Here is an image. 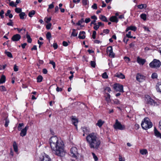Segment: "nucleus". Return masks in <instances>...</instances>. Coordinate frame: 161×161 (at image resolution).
I'll return each mask as SVG.
<instances>
[{"label": "nucleus", "instance_id": "58836bf2", "mask_svg": "<svg viewBox=\"0 0 161 161\" xmlns=\"http://www.w3.org/2000/svg\"><path fill=\"white\" fill-rule=\"evenodd\" d=\"M76 30L75 29L73 30V31L72 32L71 36H76L77 35V33L75 32Z\"/></svg>", "mask_w": 161, "mask_h": 161}, {"label": "nucleus", "instance_id": "6ab92c4d", "mask_svg": "<svg viewBox=\"0 0 161 161\" xmlns=\"http://www.w3.org/2000/svg\"><path fill=\"white\" fill-rule=\"evenodd\" d=\"M106 96H105V100L107 103H109L110 102V96L109 93H106Z\"/></svg>", "mask_w": 161, "mask_h": 161}, {"label": "nucleus", "instance_id": "37998d69", "mask_svg": "<svg viewBox=\"0 0 161 161\" xmlns=\"http://www.w3.org/2000/svg\"><path fill=\"white\" fill-rule=\"evenodd\" d=\"M51 17H49L48 18H45L44 19L45 21L47 23H49V22L51 20Z\"/></svg>", "mask_w": 161, "mask_h": 161}, {"label": "nucleus", "instance_id": "4468645a", "mask_svg": "<svg viewBox=\"0 0 161 161\" xmlns=\"http://www.w3.org/2000/svg\"><path fill=\"white\" fill-rule=\"evenodd\" d=\"M156 89L158 92L161 93V82H159L157 83Z\"/></svg>", "mask_w": 161, "mask_h": 161}, {"label": "nucleus", "instance_id": "bb28decb", "mask_svg": "<svg viewBox=\"0 0 161 161\" xmlns=\"http://www.w3.org/2000/svg\"><path fill=\"white\" fill-rule=\"evenodd\" d=\"M4 120L5 121L4 126L5 127H7L9 123V120L7 117Z\"/></svg>", "mask_w": 161, "mask_h": 161}, {"label": "nucleus", "instance_id": "412c9836", "mask_svg": "<svg viewBox=\"0 0 161 161\" xmlns=\"http://www.w3.org/2000/svg\"><path fill=\"white\" fill-rule=\"evenodd\" d=\"M154 133L155 136L158 137L161 134L157 130L156 127L154 128Z\"/></svg>", "mask_w": 161, "mask_h": 161}, {"label": "nucleus", "instance_id": "338daca9", "mask_svg": "<svg viewBox=\"0 0 161 161\" xmlns=\"http://www.w3.org/2000/svg\"><path fill=\"white\" fill-rule=\"evenodd\" d=\"M91 21V19L90 18H86L85 19V22L86 23H88Z\"/></svg>", "mask_w": 161, "mask_h": 161}, {"label": "nucleus", "instance_id": "c85d7f7f", "mask_svg": "<svg viewBox=\"0 0 161 161\" xmlns=\"http://www.w3.org/2000/svg\"><path fill=\"white\" fill-rule=\"evenodd\" d=\"M43 79V77L41 75H39L37 77V81L38 82H41Z\"/></svg>", "mask_w": 161, "mask_h": 161}, {"label": "nucleus", "instance_id": "0eeeda50", "mask_svg": "<svg viewBox=\"0 0 161 161\" xmlns=\"http://www.w3.org/2000/svg\"><path fill=\"white\" fill-rule=\"evenodd\" d=\"M41 161H51L49 156L45 153H43L40 157Z\"/></svg>", "mask_w": 161, "mask_h": 161}, {"label": "nucleus", "instance_id": "6e6552de", "mask_svg": "<svg viewBox=\"0 0 161 161\" xmlns=\"http://www.w3.org/2000/svg\"><path fill=\"white\" fill-rule=\"evenodd\" d=\"M77 148L75 147H72L70 149V155L73 157L76 158V154H77Z\"/></svg>", "mask_w": 161, "mask_h": 161}, {"label": "nucleus", "instance_id": "4c0bfd02", "mask_svg": "<svg viewBox=\"0 0 161 161\" xmlns=\"http://www.w3.org/2000/svg\"><path fill=\"white\" fill-rule=\"evenodd\" d=\"M90 64L92 67L95 68L96 65V63L95 61H91L90 62Z\"/></svg>", "mask_w": 161, "mask_h": 161}, {"label": "nucleus", "instance_id": "de8ad7c7", "mask_svg": "<svg viewBox=\"0 0 161 161\" xmlns=\"http://www.w3.org/2000/svg\"><path fill=\"white\" fill-rule=\"evenodd\" d=\"M0 91L1 92L6 91V90L5 86H0Z\"/></svg>", "mask_w": 161, "mask_h": 161}, {"label": "nucleus", "instance_id": "72a5a7b5", "mask_svg": "<svg viewBox=\"0 0 161 161\" xmlns=\"http://www.w3.org/2000/svg\"><path fill=\"white\" fill-rule=\"evenodd\" d=\"M112 51L113 48L112 46H109L107 48V53H109Z\"/></svg>", "mask_w": 161, "mask_h": 161}, {"label": "nucleus", "instance_id": "680f3d73", "mask_svg": "<svg viewBox=\"0 0 161 161\" xmlns=\"http://www.w3.org/2000/svg\"><path fill=\"white\" fill-rule=\"evenodd\" d=\"M54 6L53 3H52V4H50L49 5L48 8L47 9V11H48L49 9L53 8H54Z\"/></svg>", "mask_w": 161, "mask_h": 161}, {"label": "nucleus", "instance_id": "393cba45", "mask_svg": "<svg viewBox=\"0 0 161 161\" xmlns=\"http://www.w3.org/2000/svg\"><path fill=\"white\" fill-rule=\"evenodd\" d=\"M13 146L14 151L17 152L18 151V147L15 142H14Z\"/></svg>", "mask_w": 161, "mask_h": 161}, {"label": "nucleus", "instance_id": "cd10ccee", "mask_svg": "<svg viewBox=\"0 0 161 161\" xmlns=\"http://www.w3.org/2000/svg\"><path fill=\"white\" fill-rule=\"evenodd\" d=\"M35 14V10H32L29 12L28 14V16L30 17H32Z\"/></svg>", "mask_w": 161, "mask_h": 161}, {"label": "nucleus", "instance_id": "b1692460", "mask_svg": "<svg viewBox=\"0 0 161 161\" xmlns=\"http://www.w3.org/2000/svg\"><path fill=\"white\" fill-rule=\"evenodd\" d=\"M99 18L100 19L103 21L106 22H108V20L107 18L104 15H100Z\"/></svg>", "mask_w": 161, "mask_h": 161}, {"label": "nucleus", "instance_id": "c03bdc74", "mask_svg": "<svg viewBox=\"0 0 161 161\" xmlns=\"http://www.w3.org/2000/svg\"><path fill=\"white\" fill-rule=\"evenodd\" d=\"M15 10V12L17 13H21L22 11L21 9L19 8H16Z\"/></svg>", "mask_w": 161, "mask_h": 161}, {"label": "nucleus", "instance_id": "79ce46f5", "mask_svg": "<svg viewBox=\"0 0 161 161\" xmlns=\"http://www.w3.org/2000/svg\"><path fill=\"white\" fill-rule=\"evenodd\" d=\"M49 64H52L53 66V68L54 69H55L56 64L53 61L50 60L49 61Z\"/></svg>", "mask_w": 161, "mask_h": 161}, {"label": "nucleus", "instance_id": "e433bc0d", "mask_svg": "<svg viewBox=\"0 0 161 161\" xmlns=\"http://www.w3.org/2000/svg\"><path fill=\"white\" fill-rule=\"evenodd\" d=\"M5 53L6 54V55L10 58H13L12 55L10 52H9L6 51L5 52Z\"/></svg>", "mask_w": 161, "mask_h": 161}, {"label": "nucleus", "instance_id": "774afa93", "mask_svg": "<svg viewBox=\"0 0 161 161\" xmlns=\"http://www.w3.org/2000/svg\"><path fill=\"white\" fill-rule=\"evenodd\" d=\"M53 47L54 49H56L58 47V46L56 43H54L53 44Z\"/></svg>", "mask_w": 161, "mask_h": 161}, {"label": "nucleus", "instance_id": "dca6fc26", "mask_svg": "<svg viewBox=\"0 0 161 161\" xmlns=\"http://www.w3.org/2000/svg\"><path fill=\"white\" fill-rule=\"evenodd\" d=\"M110 20L111 22L117 23L118 20L117 17L115 16H112L110 18Z\"/></svg>", "mask_w": 161, "mask_h": 161}, {"label": "nucleus", "instance_id": "c756f323", "mask_svg": "<svg viewBox=\"0 0 161 161\" xmlns=\"http://www.w3.org/2000/svg\"><path fill=\"white\" fill-rule=\"evenodd\" d=\"M47 39L50 41V38L52 37L51 35L50 32H48L46 35Z\"/></svg>", "mask_w": 161, "mask_h": 161}, {"label": "nucleus", "instance_id": "bf43d9fd", "mask_svg": "<svg viewBox=\"0 0 161 161\" xmlns=\"http://www.w3.org/2000/svg\"><path fill=\"white\" fill-rule=\"evenodd\" d=\"M104 90L105 91L109 92H110L111 91V88L109 87H106Z\"/></svg>", "mask_w": 161, "mask_h": 161}, {"label": "nucleus", "instance_id": "864d4df0", "mask_svg": "<svg viewBox=\"0 0 161 161\" xmlns=\"http://www.w3.org/2000/svg\"><path fill=\"white\" fill-rule=\"evenodd\" d=\"M14 71H17L18 70V67L17 66L16 64L14 65Z\"/></svg>", "mask_w": 161, "mask_h": 161}, {"label": "nucleus", "instance_id": "20e7f679", "mask_svg": "<svg viewBox=\"0 0 161 161\" xmlns=\"http://www.w3.org/2000/svg\"><path fill=\"white\" fill-rule=\"evenodd\" d=\"M161 65V62L158 59H154L149 64L150 67L153 68H158Z\"/></svg>", "mask_w": 161, "mask_h": 161}, {"label": "nucleus", "instance_id": "5701e85b", "mask_svg": "<svg viewBox=\"0 0 161 161\" xmlns=\"http://www.w3.org/2000/svg\"><path fill=\"white\" fill-rule=\"evenodd\" d=\"M140 152L141 154L143 155H146L148 153L147 150L146 149L140 150Z\"/></svg>", "mask_w": 161, "mask_h": 161}, {"label": "nucleus", "instance_id": "4be33fe9", "mask_svg": "<svg viewBox=\"0 0 161 161\" xmlns=\"http://www.w3.org/2000/svg\"><path fill=\"white\" fill-rule=\"evenodd\" d=\"M147 5L146 4H141L138 5L137 6L138 8L140 9H142L143 8H147Z\"/></svg>", "mask_w": 161, "mask_h": 161}, {"label": "nucleus", "instance_id": "a211bd4d", "mask_svg": "<svg viewBox=\"0 0 161 161\" xmlns=\"http://www.w3.org/2000/svg\"><path fill=\"white\" fill-rule=\"evenodd\" d=\"M104 123V121H102L101 119H99L96 124V125L99 127H101Z\"/></svg>", "mask_w": 161, "mask_h": 161}, {"label": "nucleus", "instance_id": "39448f33", "mask_svg": "<svg viewBox=\"0 0 161 161\" xmlns=\"http://www.w3.org/2000/svg\"><path fill=\"white\" fill-rule=\"evenodd\" d=\"M113 127L116 130H123L125 129V126L124 125H122L117 119L115 120V123L113 125Z\"/></svg>", "mask_w": 161, "mask_h": 161}, {"label": "nucleus", "instance_id": "ea45409f", "mask_svg": "<svg viewBox=\"0 0 161 161\" xmlns=\"http://www.w3.org/2000/svg\"><path fill=\"white\" fill-rule=\"evenodd\" d=\"M84 21L83 18H82L80 20H79L76 23L77 25H80L81 24L84 22Z\"/></svg>", "mask_w": 161, "mask_h": 161}, {"label": "nucleus", "instance_id": "6e6d98bb", "mask_svg": "<svg viewBox=\"0 0 161 161\" xmlns=\"http://www.w3.org/2000/svg\"><path fill=\"white\" fill-rule=\"evenodd\" d=\"M96 32L95 31H93V32L92 35V37L93 39H95L96 38Z\"/></svg>", "mask_w": 161, "mask_h": 161}, {"label": "nucleus", "instance_id": "0e129e2a", "mask_svg": "<svg viewBox=\"0 0 161 161\" xmlns=\"http://www.w3.org/2000/svg\"><path fill=\"white\" fill-rule=\"evenodd\" d=\"M56 90L57 92H61L62 91V89L61 88L57 86L56 89Z\"/></svg>", "mask_w": 161, "mask_h": 161}, {"label": "nucleus", "instance_id": "2eb2a0df", "mask_svg": "<svg viewBox=\"0 0 161 161\" xmlns=\"http://www.w3.org/2000/svg\"><path fill=\"white\" fill-rule=\"evenodd\" d=\"M85 32L84 31H81L80 32L78 37L80 39H84L85 38Z\"/></svg>", "mask_w": 161, "mask_h": 161}, {"label": "nucleus", "instance_id": "a19ab883", "mask_svg": "<svg viewBox=\"0 0 161 161\" xmlns=\"http://www.w3.org/2000/svg\"><path fill=\"white\" fill-rule=\"evenodd\" d=\"M130 30L135 31L136 30V27L135 26H129Z\"/></svg>", "mask_w": 161, "mask_h": 161}, {"label": "nucleus", "instance_id": "ddd939ff", "mask_svg": "<svg viewBox=\"0 0 161 161\" xmlns=\"http://www.w3.org/2000/svg\"><path fill=\"white\" fill-rule=\"evenodd\" d=\"M136 79L138 81L141 82L144 79V76L138 73L136 75Z\"/></svg>", "mask_w": 161, "mask_h": 161}, {"label": "nucleus", "instance_id": "e2e57ef3", "mask_svg": "<svg viewBox=\"0 0 161 161\" xmlns=\"http://www.w3.org/2000/svg\"><path fill=\"white\" fill-rule=\"evenodd\" d=\"M109 32V30L108 29H105L103 31V32L106 34H108Z\"/></svg>", "mask_w": 161, "mask_h": 161}, {"label": "nucleus", "instance_id": "473e14b6", "mask_svg": "<svg viewBox=\"0 0 161 161\" xmlns=\"http://www.w3.org/2000/svg\"><path fill=\"white\" fill-rule=\"evenodd\" d=\"M141 18L144 20H146L147 19V15L146 14H142L140 15Z\"/></svg>", "mask_w": 161, "mask_h": 161}, {"label": "nucleus", "instance_id": "13d9d810", "mask_svg": "<svg viewBox=\"0 0 161 161\" xmlns=\"http://www.w3.org/2000/svg\"><path fill=\"white\" fill-rule=\"evenodd\" d=\"M99 26L97 24V23L96 24V25H94V26L93 27V28L94 29H95L96 30H97L99 28Z\"/></svg>", "mask_w": 161, "mask_h": 161}, {"label": "nucleus", "instance_id": "603ef678", "mask_svg": "<svg viewBox=\"0 0 161 161\" xmlns=\"http://www.w3.org/2000/svg\"><path fill=\"white\" fill-rule=\"evenodd\" d=\"M51 26L52 24L51 23H48V24L46 25V28L47 30H49L51 28Z\"/></svg>", "mask_w": 161, "mask_h": 161}, {"label": "nucleus", "instance_id": "4d7b16f0", "mask_svg": "<svg viewBox=\"0 0 161 161\" xmlns=\"http://www.w3.org/2000/svg\"><path fill=\"white\" fill-rule=\"evenodd\" d=\"M92 8L95 9H97V4L96 3H94L93 5L92 6Z\"/></svg>", "mask_w": 161, "mask_h": 161}, {"label": "nucleus", "instance_id": "f704fd0d", "mask_svg": "<svg viewBox=\"0 0 161 161\" xmlns=\"http://www.w3.org/2000/svg\"><path fill=\"white\" fill-rule=\"evenodd\" d=\"M24 124L23 123H19L18 127V130L20 131L22 129V127L24 125Z\"/></svg>", "mask_w": 161, "mask_h": 161}, {"label": "nucleus", "instance_id": "09e8293b", "mask_svg": "<svg viewBox=\"0 0 161 161\" xmlns=\"http://www.w3.org/2000/svg\"><path fill=\"white\" fill-rule=\"evenodd\" d=\"M102 77L104 79H107L108 78V75H107V73L105 72H104L102 75Z\"/></svg>", "mask_w": 161, "mask_h": 161}, {"label": "nucleus", "instance_id": "aec40b11", "mask_svg": "<svg viewBox=\"0 0 161 161\" xmlns=\"http://www.w3.org/2000/svg\"><path fill=\"white\" fill-rule=\"evenodd\" d=\"M6 80L5 76L4 75H2L0 79V84L4 83Z\"/></svg>", "mask_w": 161, "mask_h": 161}, {"label": "nucleus", "instance_id": "9d476101", "mask_svg": "<svg viewBox=\"0 0 161 161\" xmlns=\"http://www.w3.org/2000/svg\"><path fill=\"white\" fill-rule=\"evenodd\" d=\"M29 128V126H26L25 128L24 129H23L20 130L21 132L20 133V135L22 137H23L25 136L26 134L27 133V131Z\"/></svg>", "mask_w": 161, "mask_h": 161}, {"label": "nucleus", "instance_id": "f3484780", "mask_svg": "<svg viewBox=\"0 0 161 161\" xmlns=\"http://www.w3.org/2000/svg\"><path fill=\"white\" fill-rule=\"evenodd\" d=\"M115 76L121 79H124L125 78V75L122 73H117L115 75Z\"/></svg>", "mask_w": 161, "mask_h": 161}, {"label": "nucleus", "instance_id": "7c9ffc66", "mask_svg": "<svg viewBox=\"0 0 161 161\" xmlns=\"http://www.w3.org/2000/svg\"><path fill=\"white\" fill-rule=\"evenodd\" d=\"M73 121L72 122L73 124L75 126H76L77 125V123H78L77 120L75 118H72Z\"/></svg>", "mask_w": 161, "mask_h": 161}, {"label": "nucleus", "instance_id": "052dcab7", "mask_svg": "<svg viewBox=\"0 0 161 161\" xmlns=\"http://www.w3.org/2000/svg\"><path fill=\"white\" fill-rule=\"evenodd\" d=\"M114 103L118 105L120 104L119 101L117 99H115V100L113 101Z\"/></svg>", "mask_w": 161, "mask_h": 161}, {"label": "nucleus", "instance_id": "1a4fd4ad", "mask_svg": "<svg viewBox=\"0 0 161 161\" xmlns=\"http://www.w3.org/2000/svg\"><path fill=\"white\" fill-rule=\"evenodd\" d=\"M148 96V97L147 98V103L153 106H155L157 104V103L154 100L152 99L150 96Z\"/></svg>", "mask_w": 161, "mask_h": 161}, {"label": "nucleus", "instance_id": "7ed1b4c3", "mask_svg": "<svg viewBox=\"0 0 161 161\" xmlns=\"http://www.w3.org/2000/svg\"><path fill=\"white\" fill-rule=\"evenodd\" d=\"M142 128L145 130H147L151 128L153 125L152 123L148 118H145L142 121L141 124Z\"/></svg>", "mask_w": 161, "mask_h": 161}, {"label": "nucleus", "instance_id": "5fc2aeb1", "mask_svg": "<svg viewBox=\"0 0 161 161\" xmlns=\"http://www.w3.org/2000/svg\"><path fill=\"white\" fill-rule=\"evenodd\" d=\"M9 21H10L8 23H7V25L8 26H13V22H12V20L11 19H9Z\"/></svg>", "mask_w": 161, "mask_h": 161}, {"label": "nucleus", "instance_id": "2f4dec72", "mask_svg": "<svg viewBox=\"0 0 161 161\" xmlns=\"http://www.w3.org/2000/svg\"><path fill=\"white\" fill-rule=\"evenodd\" d=\"M25 15V13L24 12H21L19 14L20 18L21 19H24V16Z\"/></svg>", "mask_w": 161, "mask_h": 161}, {"label": "nucleus", "instance_id": "f8f14e48", "mask_svg": "<svg viewBox=\"0 0 161 161\" xmlns=\"http://www.w3.org/2000/svg\"><path fill=\"white\" fill-rule=\"evenodd\" d=\"M137 62L140 65H143L146 62V60L144 59L141 58L139 57H138L137 58Z\"/></svg>", "mask_w": 161, "mask_h": 161}, {"label": "nucleus", "instance_id": "f03ea898", "mask_svg": "<svg viewBox=\"0 0 161 161\" xmlns=\"http://www.w3.org/2000/svg\"><path fill=\"white\" fill-rule=\"evenodd\" d=\"M86 139L91 149L98 150L100 148L101 142L95 133H92L89 134L86 136Z\"/></svg>", "mask_w": 161, "mask_h": 161}, {"label": "nucleus", "instance_id": "c9c22d12", "mask_svg": "<svg viewBox=\"0 0 161 161\" xmlns=\"http://www.w3.org/2000/svg\"><path fill=\"white\" fill-rule=\"evenodd\" d=\"M158 75L156 73H153L151 75V78L152 79H154L157 78Z\"/></svg>", "mask_w": 161, "mask_h": 161}, {"label": "nucleus", "instance_id": "423d86ee", "mask_svg": "<svg viewBox=\"0 0 161 161\" xmlns=\"http://www.w3.org/2000/svg\"><path fill=\"white\" fill-rule=\"evenodd\" d=\"M114 88L117 91L120 92H124L123 86L122 85L119 84H115L114 85Z\"/></svg>", "mask_w": 161, "mask_h": 161}, {"label": "nucleus", "instance_id": "a18cd8bd", "mask_svg": "<svg viewBox=\"0 0 161 161\" xmlns=\"http://www.w3.org/2000/svg\"><path fill=\"white\" fill-rule=\"evenodd\" d=\"M131 31H129L127 34H126V36L127 37L129 38H132L133 36H131Z\"/></svg>", "mask_w": 161, "mask_h": 161}, {"label": "nucleus", "instance_id": "3c124183", "mask_svg": "<svg viewBox=\"0 0 161 161\" xmlns=\"http://www.w3.org/2000/svg\"><path fill=\"white\" fill-rule=\"evenodd\" d=\"M9 5L10 6H12V7H16L17 6H16V4H14V2L13 1H12L10 2L9 3Z\"/></svg>", "mask_w": 161, "mask_h": 161}, {"label": "nucleus", "instance_id": "8fccbe9b", "mask_svg": "<svg viewBox=\"0 0 161 161\" xmlns=\"http://www.w3.org/2000/svg\"><path fill=\"white\" fill-rule=\"evenodd\" d=\"M115 54L113 52V51L109 53V56L111 58H114V57Z\"/></svg>", "mask_w": 161, "mask_h": 161}, {"label": "nucleus", "instance_id": "69168bd1", "mask_svg": "<svg viewBox=\"0 0 161 161\" xmlns=\"http://www.w3.org/2000/svg\"><path fill=\"white\" fill-rule=\"evenodd\" d=\"M82 2L84 5H86L87 4V0H82Z\"/></svg>", "mask_w": 161, "mask_h": 161}, {"label": "nucleus", "instance_id": "49530a36", "mask_svg": "<svg viewBox=\"0 0 161 161\" xmlns=\"http://www.w3.org/2000/svg\"><path fill=\"white\" fill-rule=\"evenodd\" d=\"M92 155L93 157V158L94 159L95 161H97L98 160V158L95 155V154L93 153H92Z\"/></svg>", "mask_w": 161, "mask_h": 161}, {"label": "nucleus", "instance_id": "a878e982", "mask_svg": "<svg viewBox=\"0 0 161 161\" xmlns=\"http://www.w3.org/2000/svg\"><path fill=\"white\" fill-rule=\"evenodd\" d=\"M26 37L27 39V42L29 43H31L32 42V40L30 36L28 34V32L26 35Z\"/></svg>", "mask_w": 161, "mask_h": 161}, {"label": "nucleus", "instance_id": "9b49d317", "mask_svg": "<svg viewBox=\"0 0 161 161\" xmlns=\"http://www.w3.org/2000/svg\"><path fill=\"white\" fill-rule=\"evenodd\" d=\"M20 38V35L19 34H16L13 36L11 38V40L15 42L19 40Z\"/></svg>", "mask_w": 161, "mask_h": 161}, {"label": "nucleus", "instance_id": "f257e3e1", "mask_svg": "<svg viewBox=\"0 0 161 161\" xmlns=\"http://www.w3.org/2000/svg\"><path fill=\"white\" fill-rule=\"evenodd\" d=\"M49 143L52 150L56 155L60 157L65 155L64 144L61 139H58L56 136H52L50 139Z\"/></svg>", "mask_w": 161, "mask_h": 161}]
</instances>
